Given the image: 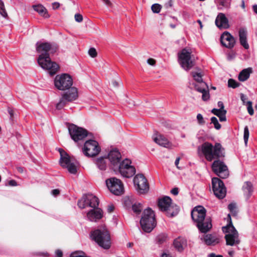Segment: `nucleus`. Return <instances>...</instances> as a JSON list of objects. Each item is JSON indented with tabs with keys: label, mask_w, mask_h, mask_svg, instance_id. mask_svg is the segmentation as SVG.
<instances>
[{
	"label": "nucleus",
	"mask_w": 257,
	"mask_h": 257,
	"mask_svg": "<svg viewBox=\"0 0 257 257\" xmlns=\"http://www.w3.org/2000/svg\"><path fill=\"white\" fill-rule=\"evenodd\" d=\"M57 48L55 44L42 42L36 43V50L40 53L38 63L43 69L48 70L51 75L55 74L59 68V65L50 58V54L55 53Z\"/></svg>",
	"instance_id": "1"
},
{
	"label": "nucleus",
	"mask_w": 257,
	"mask_h": 257,
	"mask_svg": "<svg viewBox=\"0 0 257 257\" xmlns=\"http://www.w3.org/2000/svg\"><path fill=\"white\" fill-rule=\"evenodd\" d=\"M99 204L98 198L92 194H87L83 196L82 198L78 201L77 205L80 208H84L86 207L93 208L87 214L88 219L91 221H97L103 216V211L97 208Z\"/></svg>",
	"instance_id": "2"
},
{
	"label": "nucleus",
	"mask_w": 257,
	"mask_h": 257,
	"mask_svg": "<svg viewBox=\"0 0 257 257\" xmlns=\"http://www.w3.org/2000/svg\"><path fill=\"white\" fill-rule=\"evenodd\" d=\"M191 217L200 232L205 233L212 228L211 218L206 217V210L201 206H198L193 209Z\"/></svg>",
	"instance_id": "3"
},
{
	"label": "nucleus",
	"mask_w": 257,
	"mask_h": 257,
	"mask_svg": "<svg viewBox=\"0 0 257 257\" xmlns=\"http://www.w3.org/2000/svg\"><path fill=\"white\" fill-rule=\"evenodd\" d=\"M227 218V224L222 227V230L225 234L226 245L234 247L235 249L238 250L240 249L238 246L241 242L239 234L232 224L229 214H228Z\"/></svg>",
	"instance_id": "4"
},
{
	"label": "nucleus",
	"mask_w": 257,
	"mask_h": 257,
	"mask_svg": "<svg viewBox=\"0 0 257 257\" xmlns=\"http://www.w3.org/2000/svg\"><path fill=\"white\" fill-rule=\"evenodd\" d=\"M198 150L202 151L208 161H212L224 156V149L219 143H215L213 146L210 143L205 142L198 148Z\"/></svg>",
	"instance_id": "5"
},
{
	"label": "nucleus",
	"mask_w": 257,
	"mask_h": 257,
	"mask_svg": "<svg viewBox=\"0 0 257 257\" xmlns=\"http://www.w3.org/2000/svg\"><path fill=\"white\" fill-rule=\"evenodd\" d=\"M91 237L100 246L104 249H108L111 245L109 233L107 229L102 227L92 231Z\"/></svg>",
	"instance_id": "6"
},
{
	"label": "nucleus",
	"mask_w": 257,
	"mask_h": 257,
	"mask_svg": "<svg viewBox=\"0 0 257 257\" xmlns=\"http://www.w3.org/2000/svg\"><path fill=\"white\" fill-rule=\"evenodd\" d=\"M192 76L195 81L193 83L195 90L201 92L203 100H208L210 98L209 88L207 84L203 80L202 74L201 72L193 71Z\"/></svg>",
	"instance_id": "7"
},
{
	"label": "nucleus",
	"mask_w": 257,
	"mask_h": 257,
	"mask_svg": "<svg viewBox=\"0 0 257 257\" xmlns=\"http://www.w3.org/2000/svg\"><path fill=\"white\" fill-rule=\"evenodd\" d=\"M140 224L143 230L146 232H150L156 226L155 213L151 208H148L144 210Z\"/></svg>",
	"instance_id": "8"
},
{
	"label": "nucleus",
	"mask_w": 257,
	"mask_h": 257,
	"mask_svg": "<svg viewBox=\"0 0 257 257\" xmlns=\"http://www.w3.org/2000/svg\"><path fill=\"white\" fill-rule=\"evenodd\" d=\"M60 154L59 163L60 165L66 168L68 172L72 174H76L79 166L78 162L73 158L70 157L64 150L59 149Z\"/></svg>",
	"instance_id": "9"
},
{
	"label": "nucleus",
	"mask_w": 257,
	"mask_h": 257,
	"mask_svg": "<svg viewBox=\"0 0 257 257\" xmlns=\"http://www.w3.org/2000/svg\"><path fill=\"white\" fill-rule=\"evenodd\" d=\"M158 205L160 210L165 212L169 217L176 216L179 211L178 206L172 204V200L169 196L159 199Z\"/></svg>",
	"instance_id": "10"
},
{
	"label": "nucleus",
	"mask_w": 257,
	"mask_h": 257,
	"mask_svg": "<svg viewBox=\"0 0 257 257\" xmlns=\"http://www.w3.org/2000/svg\"><path fill=\"white\" fill-rule=\"evenodd\" d=\"M178 62L186 71L191 69L195 65V58L191 55L190 49L184 48L178 53Z\"/></svg>",
	"instance_id": "11"
},
{
	"label": "nucleus",
	"mask_w": 257,
	"mask_h": 257,
	"mask_svg": "<svg viewBox=\"0 0 257 257\" xmlns=\"http://www.w3.org/2000/svg\"><path fill=\"white\" fill-rule=\"evenodd\" d=\"M55 87L61 90L69 89L73 84L71 77L67 74L58 75L54 80Z\"/></svg>",
	"instance_id": "12"
},
{
	"label": "nucleus",
	"mask_w": 257,
	"mask_h": 257,
	"mask_svg": "<svg viewBox=\"0 0 257 257\" xmlns=\"http://www.w3.org/2000/svg\"><path fill=\"white\" fill-rule=\"evenodd\" d=\"M69 133L71 139L75 142H78L79 141L83 140L88 135L87 131L80 127L71 124L68 126Z\"/></svg>",
	"instance_id": "13"
},
{
	"label": "nucleus",
	"mask_w": 257,
	"mask_h": 257,
	"mask_svg": "<svg viewBox=\"0 0 257 257\" xmlns=\"http://www.w3.org/2000/svg\"><path fill=\"white\" fill-rule=\"evenodd\" d=\"M77 96V89L75 87H72L70 90L62 95L61 98L56 104V108L59 110L62 109L68 102L76 99Z\"/></svg>",
	"instance_id": "14"
},
{
	"label": "nucleus",
	"mask_w": 257,
	"mask_h": 257,
	"mask_svg": "<svg viewBox=\"0 0 257 257\" xmlns=\"http://www.w3.org/2000/svg\"><path fill=\"white\" fill-rule=\"evenodd\" d=\"M106 184L110 191L114 195H120L124 192L122 183L116 178L112 177L107 179Z\"/></svg>",
	"instance_id": "15"
},
{
	"label": "nucleus",
	"mask_w": 257,
	"mask_h": 257,
	"mask_svg": "<svg viewBox=\"0 0 257 257\" xmlns=\"http://www.w3.org/2000/svg\"><path fill=\"white\" fill-rule=\"evenodd\" d=\"M100 151V148L98 142L90 140L86 141L82 149L83 154L88 157H93L97 155Z\"/></svg>",
	"instance_id": "16"
},
{
	"label": "nucleus",
	"mask_w": 257,
	"mask_h": 257,
	"mask_svg": "<svg viewBox=\"0 0 257 257\" xmlns=\"http://www.w3.org/2000/svg\"><path fill=\"white\" fill-rule=\"evenodd\" d=\"M134 184L136 190L140 194H145L149 191V184L143 174H137L135 176Z\"/></svg>",
	"instance_id": "17"
},
{
	"label": "nucleus",
	"mask_w": 257,
	"mask_h": 257,
	"mask_svg": "<svg viewBox=\"0 0 257 257\" xmlns=\"http://www.w3.org/2000/svg\"><path fill=\"white\" fill-rule=\"evenodd\" d=\"M131 161L128 159H125L120 163L118 166L119 172L123 177L130 178L136 173L135 167L131 165Z\"/></svg>",
	"instance_id": "18"
},
{
	"label": "nucleus",
	"mask_w": 257,
	"mask_h": 257,
	"mask_svg": "<svg viewBox=\"0 0 257 257\" xmlns=\"http://www.w3.org/2000/svg\"><path fill=\"white\" fill-rule=\"evenodd\" d=\"M212 185L214 195L219 199L223 198L226 193L223 182L220 179L215 177L212 179Z\"/></svg>",
	"instance_id": "19"
},
{
	"label": "nucleus",
	"mask_w": 257,
	"mask_h": 257,
	"mask_svg": "<svg viewBox=\"0 0 257 257\" xmlns=\"http://www.w3.org/2000/svg\"><path fill=\"white\" fill-rule=\"evenodd\" d=\"M211 167L214 173L220 178L224 179L229 175L227 167L221 161H214L212 164Z\"/></svg>",
	"instance_id": "20"
},
{
	"label": "nucleus",
	"mask_w": 257,
	"mask_h": 257,
	"mask_svg": "<svg viewBox=\"0 0 257 257\" xmlns=\"http://www.w3.org/2000/svg\"><path fill=\"white\" fill-rule=\"evenodd\" d=\"M221 44L228 48H232L235 44L234 37L228 32H224L220 37Z\"/></svg>",
	"instance_id": "21"
},
{
	"label": "nucleus",
	"mask_w": 257,
	"mask_h": 257,
	"mask_svg": "<svg viewBox=\"0 0 257 257\" xmlns=\"http://www.w3.org/2000/svg\"><path fill=\"white\" fill-rule=\"evenodd\" d=\"M106 157L114 167L119 166L120 164L121 155L116 149L110 151Z\"/></svg>",
	"instance_id": "22"
},
{
	"label": "nucleus",
	"mask_w": 257,
	"mask_h": 257,
	"mask_svg": "<svg viewBox=\"0 0 257 257\" xmlns=\"http://www.w3.org/2000/svg\"><path fill=\"white\" fill-rule=\"evenodd\" d=\"M200 239L207 245L214 246L220 241L219 238L215 234H207L200 236Z\"/></svg>",
	"instance_id": "23"
},
{
	"label": "nucleus",
	"mask_w": 257,
	"mask_h": 257,
	"mask_svg": "<svg viewBox=\"0 0 257 257\" xmlns=\"http://www.w3.org/2000/svg\"><path fill=\"white\" fill-rule=\"evenodd\" d=\"M154 141L159 145L165 148H170L171 144L168 139L163 135L154 134L152 137Z\"/></svg>",
	"instance_id": "24"
},
{
	"label": "nucleus",
	"mask_w": 257,
	"mask_h": 257,
	"mask_svg": "<svg viewBox=\"0 0 257 257\" xmlns=\"http://www.w3.org/2000/svg\"><path fill=\"white\" fill-rule=\"evenodd\" d=\"M215 24L219 29H227L229 27L228 19L223 13H219L217 15Z\"/></svg>",
	"instance_id": "25"
},
{
	"label": "nucleus",
	"mask_w": 257,
	"mask_h": 257,
	"mask_svg": "<svg viewBox=\"0 0 257 257\" xmlns=\"http://www.w3.org/2000/svg\"><path fill=\"white\" fill-rule=\"evenodd\" d=\"M239 42L241 45L245 49L249 48L247 41V31L245 28H240L239 30Z\"/></svg>",
	"instance_id": "26"
},
{
	"label": "nucleus",
	"mask_w": 257,
	"mask_h": 257,
	"mask_svg": "<svg viewBox=\"0 0 257 257\" xmlns=\"http://www.w3.org/2000/svg\"><path fill=\"white\" fill-rule=\"evenodd\" d=\"M242 189L246 200L248 199L253 191L252 183L249 181L245 182L242 186Z\"/></svg>",
	"instance_id": "27"
},
{
	"label": "nucleus",
	"mask_w": 257,
	"mask_h": 257,
	"mask_svg": "<svg viewBox=\"0 0 257 257\" xmlns=\"http://www.w3.org/2000/svg\"><path fill=\"white\" fill-rule=\"evenodd\" d=\"M175 248L180 252L182 251L187 245L186 239L182 237H178L174 241Z\"/></svg>",
	"instance_id": "28"
},
{
	"label": "nucleus",
	"mask_w": 257,
	"mask_h": 257,
	"mask_svg": "<svg viewBox=\"0 0 257 257\" xmlns=\"http://www.w3.org/2000/svg\"><path fill=\"white\" fill-rule=\"evenodd\" d=\"M32 8L34 10L37 12L41 16L45 18H49L50 16L47 10L43 5L40 4L33 5Z\"/></svg>",
	"instance_id": "29"
},
{
	"label": "nucleus",
	"mask_w": 257,
	"mask_h": 257,
	"mask_svg": "<svg viewBox=\"0 0 257 257\" xmlns=\"http://www.w3.org/2000/svg\"><path fill=\"white\" fill-rule=\"evenodd\" d=\"M95 164L100 170H105L108 165V160L106 157H100L97 158L95 161Z\"/></svg>",
	"instance_id": "30"
},
{
	"label": "nucleus",
	"mask_w": 257,
	"mask_h": 257,
	"mask_svg": "<svg viewBox=\"0 0 257 257\" xmlns=\"http://www.w3.org/2000/svg\"><path fill=\"white\" fill-rule=\"evenodd\" d=\"M252 72V69L248 68L242 70L239 74L238 78L240 81H244L246 80Z\"/></svg>",
	"instance_id": "31"
},
{
	"label": "nucleus",
	"mask_w": 257,
	"mask_h": 257,
	"mask_svg": "<svg viewBox=\"0 0 257 257\" xmlns=\"http://www.w3.org/2000/svg\"><path fill=\"white\" fill-rule=\"evenodd\" d=\"M218 10H222L223 8L229 9L230 3L227 0H215Z\"/></svg>",
	"instance_id": "32"
},
{
	"label": "nucleus",
	"mask_w": 257,
	"mask_h": 257,
	"mask_svg": "<svg viewBox=\"0 0 257 257\" xmlns=\"http://www.w3.org/2000/svg\"><path fill=\"white\" fill-rule=\"evenodd\" d=\"M132 207L133 211L136 214H140L143 209L142 204L138 202H134Z\"/></svg>",
	"instance_id": "33"
},
{
	"label": "nucleus",
	"mask_w": 257,
	"mask_h": 257,
	"mask_svg": "<svg viewBox=\"0 0 257 257\" xmlns=\"http://www.w3.org/2000/svg\"><path fill=\"white\" fill-rule=\"evenodd\" d=\"M0 14L4 18L8 17V14L5 8L4 2L0 0Z\"/></svg>",
	"instance_id": "34"
},
{
	"label": "nucleus",
	"mask_w": 257,
	"mask_h": 257,
	"mask_svg": "<svg viewBox=\"0 0 257 257\" xmlns=\"http://www.w3.org/2000/svg\"><path fill=\"white\" fill-rule=\"evenodd\" d=\"M239 83L232 79H229L228 81V86L233 88H235L239 86Z\"/></svg>",
	"instance_id": "35"
},
{
	"label": "nucleus",
	"mask_w": 257,
	"mask_h": 257,
	"mask_svg": "<svg viewBox=\"0 0 257 257\" xmlns=\"http://www.w3.org/2000/svg\"><path fill=\"white\" fill-rule=\"evenodd\" d=\"M236 204L234 203H231L229 204L228 206V209L230 211V212L233 214L235 215L237 214V211L236 210Z\"/></svg>",
	"instance_id": "36"
},
{
	"label": "nucleus",
	"mask_w": 257,
	"mask_h": 257,
	"mask_svg": "<svg viewBox=\"0 0 257 257\" xmlns=\"http://www.w3.org/2000/svg\"><path fill=\"white\" fill-rule=\"evenodd\" d=\"M211 123L214 124V127L216 130H219L221 128V125L218 122V121L216 117L213 116L211 118Z\"/></svg>",
	"instance_id": "37"
},
{
	"label": "nucleus",
	"mask_w": 257,
	"mask_h": 257,
	"mask_svg": "<svg viewBox=\"0 0 257 257\" xmlns=\"http://www.w3.org/2000/svg\"><path fill=\"white\" fill-rule=\"evenodd\" d=\"M162 7L158 4H153L151 7L152 11L154 13H159L161 10Z\"/></svg>",
	"instance_id": "38"
},
{
	"label": "nucleus",
	"mask_w": 257,
	"mask_h": 257,
	"mask_svg": "<svg viewBox=\"0 0 257 257\" xmlns=\"http://www.w3.org/2000/svg\"><path fill=\"white\" fill-rule=\"evenodd\" d=\"M249 130L248 127L246 126L244 128V134H243V139L244 141V143L245 144H247L248 137H249Z\"/></svg>",
	"instance_id": "39"
},
{
	"label": "nucleus",
	"mask_w": 257,
	"mask_h": 257,
	"mask_svg": "<svg viewBox=\"0 0 257 257\" xmlns=\"http://www.w3.org/2000/svg\"><path fill=\"white\" fill-rule=\"evenodd\" d=\"M247 109L248 113L252 115L254 113L253 109L252 107V102L250 101L247 102Z\"/></svg>",
	"instance_id": "40"
},
{
	"label": "nucleus",
	"mask_w": 257,
	"mask_h": 257,
	"mask_svg": "<svg viewBox=\"0 0 257 257\" xmlns=\"http://www.w3.org/2000/svg\"><path fill=\"white\" fill-rule=\"evenodd\" d=\"M88 54L92 58H95L97 56V52L94 48H91L88 50Z\"/></svg>",
	"instance_id": "41"
},
{
	"label": "nucleus",
	"mask_w": 257,
	"mask_h": 257,
	"mask_svg": "<svg viewBox=\"0 0 257 257\" xmlns=\"http://www.w3.org/2000/svg\"><path fill=\"white\" fill-rule=\"evenodd\" d=\"M196 118H197L198 123L199 124L203 125L205 123V121L204 120V118L203 117V115L201 114L198 113L197 115Z\"/></svg>",
	"instance_id": "42"
},
{
	"label": "nucleus",
	"mask_w": 257,
	"mask_h": 257,
	"mask_svg": "<svg viewBox=\"0 0 257 257\" xmlns=\"http://www.w3.org/2000/svg\"><path fill=\"white\" fill-rule=\"evenodd\" d=\"M124 203L127 207H130L131 206H132L134 202L131 198H127L125 199Z\"/></svg>",
	"instance_id": "43"
},
{
	"label": "nucleus",
	"mask_w": 257,
	"mask_h": 257,
	"mask_svg": "<svg viewBox=\"0 0 257 257\" xmlns=\"http://www.w3.org/2000/svg\"><path fill=\"white\" fill-rule=\"evenodd\" d=\"M222 110L216 108H213L211 110V112L218 117L220 116V115L222 113Z\"/></svg>",
	"instance_id": "44"
},
{
	"label": "nucleus",
	"mask_w": 257,
	"mask_h": 257,
	"mask_svg": "<svg viewBox=\"0 0 257 257\" xmlns=\"http://www.w3.org/2000/svg\"><path fill=\"white\" fill-rule=\"evenodd\" d=\"M166 236L164 234L159 235L157 237L158 241L160 243H162L163 242H164L166 240Z\"/></svg>",
	"instance_id": "45"
},
{
	"label": "nucleus",
	"mask_w": 257,
	"mask_h": 257,
	"mask_svg": "<svg viewBox=\"0 0 257 257\" xmlns=\"http://www.w3.org/2000/svg\"><path fill=\"white\" fill-rule=\"evenodd\" d=\"M226 110H223L222 113L218 116L220 121H224L226 120Z\"/></svg>",
	"instance_id": "46"
},
{
	"label": "nucleus",
	"mask_w": 257,
	"mask_h": 257,
	"mask_svg": "<svg viewBox=\"0 0 257 257\" xmlns=\"http://www.w3.org/2000/svg\"><path fill=\"white\" fill-rule=\"evenodd\" d=\"M75 20L78 23H80L83 20V17L79 14H76L74 16Z\"/></svg>",
	"instance_id": "47"
},
{
	"label": "nucleus",
	"mask_w": 257,
	"mask_h": 257,
	"mask_svg": "<svg viewBox=\"0 0 257 257\" xmlns=\"http://www.w3.org/2000/svg\"><path fill=\"white\" fill-rule=\"evenodd\" d=\"M147 63L151 66H154L156 64V60L153 58H149L147 60Z\"/></svg>",
	"instance_id": "48"
},
{
	"label": "nucleus",
	"mask_w": 257,
	"mask_h": 257,
	"mask_svg": "<svg viewBox=\"0 0 257 257\" xmlns=\"http://www.w3.org/2000/svg\"><path fill=\"white\" fill-rule=\"evenodd\" d=\"M114 209V206L113 204H109L107 206V210L109 213L112 212Z\"/></svg>",
	"instance_id": "49"
},
{
	"label": "nucleus",
	"mask_w": 257,
	"mask_h": 257,
	"mask_svg": "<svg viewBox=\"0 0 257 257\" xmlns=\"http://www.w3.org/2000/svg\"><path fill=\"white\" fill-rule=\"evenodd\" d=\"M63 255L62 251L60 249H57L55 251V257H62Z\"/></svg>",
	"instance_id": "50"
},
{
	"label": "nucleus",
	"mask_w": 257,
	"mask_h": 257,
	"mask_svg": "<svg viewBox=\"0 0 257 257\" xmlns=\"http://www.w3.org/2000/svg\"><path fill=\"white\" fill-rule=\"evenodd\" d=\"M161 257H175L172 254L169 252H164L161 255Z\"/></svg>",
	"instance_id": "51"
},
{
	"label": "nucleus",
	"mask_w": 257,
	"mask_h": 257,
	"mask_svg": "<svg viewBox=\"0 0 257 257\" xmlns=\"http://www.w3.org/2000/svg\"><path fill=\"white\" fill-rule=\"evenodd\" d=\"M235 250H237V249H235L234 248V249H230L228 250V254L230 256L232 257L234 255Z\"/></svg>",
	"instance_id": "52"
},
{
	"label": "nucleus",
	"mask_w": 257,
	"mask_h": 257,
	"mask_svg": "<svg viewBox=\"0 0 257 257\" xmlns=\"http://www.w3.org/2000/svg\"><path fill=\"white\" fill-rule=\"evenodd\" d=\"M171 193L174 195H177L178 194V193H179V190H178V188H173L171 191Z\"/></svg>",
	"instance_id": "53"
},
{
	"label": "nucleus",
	"mask_w": 257,
	"mask_h": 257,
	"mask_svg": "<svg viewBox=\"0 0 257 257\" xmlns=\"http://www.w3.org/2000/svg\"><path fill=\"white\" fill-rule=\"evenodd\" d=\"M207 257H223L221 254H216L215 253H210L207 255Z\"/></svg>",
	"instance_id": "54"
},
{
	"label": "nucleus",
	"mask_w": 257,
	"mask_h": 257,
	"mask_svg": "<svg viewBox=\"0 0 257 257\" xmlns=\"http://www.w3.org/2000/svg\"><path fill=\"white\" fill-rule=\"evenodd\" d=\"M218 107H219L220 109H221L222 110H225L224 109V104L223 103L222 101H218L217 103Z\"/></svg>",
	"instance_id": "55"
},
{
	"label": "nucleus",
	"mask_w": 257,
	"mask_h": 257,
	"mask_svg": "<svg viewBox=\"0 0 257 257\" xmlns=\"http://www.w3.org/2000/svg\"><path fill=\"white\" fill-rule=\"evenodd\" d=\"M51 193L53 196H56L59 194L60 191L58 189H54L52 190Z\"/></svg>",
	"instance_id": "56"
},
{
	"label": "nucleus",
	"mask_w": 257,
	"mask_h": 257,
	"mask_svg": "<svg viewBox=\"0 0 257 257\" xmlns=\"http://www.w3.org/2000/svg\"><path fill=\"white\" fill-rule=\"evenodd\" d=\"M9 185L11 186H16L17 185V183L15 180H12L9 182Z\"/></svg>",
	"instance_id": "57"
},
{
	"label": "nucleus",
	"mask_w": 257,
	"mask_h": 257,
	"mask_svg": "<svg viewBox=\"0 0 257 257\" xmlns=\"http://www.w3.org/2000/svg\"><path fill=\"white\" fill-rule=\"evenodd\" d=\"M166 6L167 8L168 7H172L173 5V1L172 0H169L167 3H166Z\"/></svg>",
	"instance_id": "58"
},
{
	"label": "nucleus",
	"mask_w": 257,
	"mask_h": 257,
	"mask_svg": "<svg viewBox=\"0 0 257 257\" xmlns=\"http://www.w3.org/2000/svg\"><path fill=\"white\" fill-rule=\"evenodd\" d=\"M173 19H174V20L176 22V24H171L170 25V27H171L172 28L174 29V28L176 27V26H177V21H177V19L176 18H175V17H173Z\"/></svg>",
	"instance_id": "59"
},
{
	"label": "nucleus",
	"mask_w": 257,
	"mask_h": 257,
	"mask_svg": "<svg viewBox=\"0 0 257 257\" xmlns=\"http://www.w3.org/2000/svg\"><path fill=\"white\" fill-rule=\"evenodd\" d=\"M180 160V158L177 157L175 162V164L178 168H179V167H178V164L179 163Z\"/></svg>",
	"instance_id": "60"
},
{
	"label": "nucleus",
	"mask_w": 257,
	"mask_h": 257,
	"mask_svg": "<svg viewBox=\"0 0 257 257\" xmlns=\"http://www.w3.org/2000/svg\"><path fill=\"white\" fill-rule=\"evenodd\" d=\"M240 98H241V100L243 101V102L244 103L245 100L246 99V96L244 95L243 94H241Z\"/></svg>",
	"instance_id": "61"
},
{
	"label": "nucleus",
	"mask_w": 257,
	"mask_h": 257,
	"mask_svg": "<svg viewBox=\"0 0 257 257\" xmlns=\"http://www.w3.org/2000/svg\"><path fill=\"white\" fill-rule=\"evenodd\" d=\"M102 1L107 6H109L111 5V3L109 0H102Z\"/></svg>",
	"instance_id": "62"
},
{
	"label": "nucleus",
	"mask_w": 257,
	"mask_h": 257,
	"mask_svg": "<svg viewBox=\"0 0 257 257\" xmlns=\"http://www.w3.org/2000/svg\"><path fill=\"white\" fill-rule=\"evenodd\" d=\"M253 12L257 14V5H254L252 6Z\"/></svg>",
	"instance_id": "63"
},
{
	"label": "nucleus",
	"mask_w": 257,
	"mask_h": 257,
	"mask_svg": "<svg viewBox=\"0 0 257 257\" xmlns=\"http://www.w3.org/2000/svg\"><path fill=\"white\" fill-rule=\"evenodd\" d=\"M112 84L114 87H117L118 86V83L116 81H112Z\"/></svg>",
	"instance_id": "64"
}]
</instances>
